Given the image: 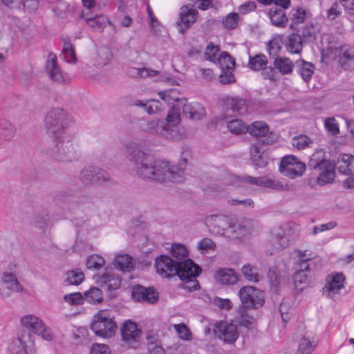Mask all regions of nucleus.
<instances>
[{"label": "nucleus", "mask_w": 354, "mask_h": 354, "mask_svg": "<svg viewBox=\"0 0 354 354\" xmlns=\"http://www.w3.org/2000/svg\"><path fill=\"white\" fill-rule=\"evenodd\" d=\"M47 153L56 161L62 162L77 160L80 156L77 146L65 136L53 138V145L48 148Z\"/></svg>", "instance_id": "1"}, {"label": "nucleus", "mask_w": 354, "mask_h": 354, "mask_svg": "<svg viewBox=\"0 0 354 354\" xmlns=\"http://www.w3.org/2000/svg\"><path fill=\"white\" fill-rule=\"evenodd\" d=\"M70 120L66 111L62 108H53L46 113L44 126L47 133L53 138H59L64 136Z\"/></svg>", "instance_id": "2"}, {"label": "nucleus", "mask_w": 354, "mask_h": 354, "mask_svg": "<svg viewBox=\"0 0 354 354\" xmlns=\"http://www.w3.org/2000/svg\"><path fill=\"white\" fill-rule=\"evenodd\" d=\"M130 156V160L134 163L135 171L138 176L148 179L152 174L155 160L148 153L142 150L141 147L135 143H131L127 147Z\"/></svg>", "instance_id": "3"}, {"label": "nucleus", "mask_w": 354, "mask_h": 354, "mask_svg": "<svg viewBox=\"0 0 354 354\" xmlns=\"http://www.w3.org/2000/svg\"><path fill=\"white\" fill-rule=\"evenodd\" d=\"M152 173L148 179L157 182L162 183L168 180L174 183H180L185 180L182 169L162 160H155Z\"/></svg>", "instance_id": "4"}, {"label": "nucleus", "mask_w": 354, "mask_h": 354, "mask_svg": "<svg viewBox=\"0 0 354 354\" xmlns=\"http://www.w3.org/2000/svg\"><path fill=\"white\" fill-rule=\"evenodd\" d=\"M299 234V227L292 223H283L272 230L270 243L272 245L270 254L283 250L289 245V241Z\"/></svg>", "instance_id": "5"}, {"label": "nucleus", "mask_w": 354, "mask_h": 354, "mask_svg": "<svg viewBox=\"0 0 354 354\" xmlns=\"http://www.w3.org/2000/svg\"><path fill=\"white\" fill-rule=\"evenodd\" d=\"M117 328L114 317L108 310H100L93 317L91 324L93 332L96 335L104 338H111L114 336Z\"/></svg>", "instance_id": "6"}, {"label": "nucleus", "mask_w": 354, "mask_h": 354, "mask_svg": "<svg viewBox=\"0 0 354 354\" xmlns=\"http://www.w3.org/2000/svg\"><path fill=\"white\" fill-rule=\"evenodd\" d=\"M239 296L243 306L245 308H258L264 304L263 292L254 286L242 287L239 291Z\"/></svg>", "instance_id": "7"}, {"label": "nucleus", "mask_w": 354, "mask_h": 354, "mask_svg": "<svg viewBox=\"0 0 354 354\" xmlns=\"http://www.w3.org/2000/svg\"><path fill=\"white\" fill-rule=\"evenodd\" d=\"M306 169V165L292 155L283 157L279 167V170L282 174L290 178L301 176Z\"/></svg>", "instance_id": "8"}, {"label": "nucleus", "mask_w": 354, "mask_h": 354, "mask_svg": "<svg viewBox=\"0 0 354 354\" xmlns=\"http://www.w3.org/2000/svg\"><path fill=\"white\" fill-rule=\"evenodd\" d=\"M21 323L24 328L38 335L44 340L50 341L53 338L51 330L44 325L40 318L35 315H28L23 317Z\"/></svg>", "instance_id": "9"}, {"label": "nucleus", "mask_w": 354, "mask_h": 354, "mask_svg": "<svg viewBox=\"0 0 354 354\" xmlns=\"http://www.w3.org/2000/svg\"><path fill=\"white\" fill-rule=\"evenodd\" d=\"M23 286L18 281L16 274L8 271L0 272V297L3 299L10 297L14 292H20Z\"/></svg>", "instance_id": "10"}, {"label": "nucleus", "mask_w": 354, "mask_h": 354, "mask_svg": "<svg viewBox=\"0 0 354 354\" xmlns=\"http://www.w3.org/2000/svg\"><path fill=\"white\" fill-rule=\"evenodd\" d=\"M330 53L344 70H353L354 68V50L347 45H340L330 48Z\"/></svg>", "instance_id": "11"}, {"label": "nucleus", "mask_w": 354, "mask_h": 354, "mask_svg": "<svg viewBox=\"0 0 354 354\" xmlns=\"http://www.w3.org/2000/svg\"><path fill=\"white\" fill-rule=\"evenodd\" d=\"M198 12L193 5H185L180 8L179 12L180 21L177 23L179 32L183 34L196 21Z\"/></svg>", "instance_id": "12"}, {"label": "nucleus", "mask_w": 354, "mask_h": 354, "mask_svg": "<svg viewBox=\"0 0 354 354\" xmlns=\"http://www.w3.org/2000/svg\"><path fill=\"white\" fill-rule=\"evenodd\" d=\"M178 261L168 256L161 255L156 259L155 267L157 272L163 277L169 278L178 273Z\"/></svg>", "instance_id": "13"}, {"label": "nucleus", "mask_w": 354, "mask_h": 354, "mask_svg": "<svg viewBox=\"0 0 354 354\" xmlns=\"http://www.w3.org/2000/svg\"><path fill=\"white\" fill-rule=\"evenodd\" d=\"M344 275L342 273H335L328 275L323 288V294L328 297L335 299L339 291L344 288Z\"/></svg>", "instance_id": "14"}, {"label": "nucleus", "mask_w": 354, "mask_h": 354, "mask_svg": "<svg viewBox=\"0 0 354 354\" xmlns=\"http://www.w3.org/2000/svg\"><path fill=\"white\" fill-rule=\"evenodd\" d=\"M214 333L218 338L227 344H233L239 337L236 326L227 322L216 323Z\"/></svg>", "instance_id": "15"}, {"label": "nucleus", "mask_w": 354, "mask_h": 354, "mask_svg": "<svg viewBox=\"0 0 354 354\" xmlns=\"http://www.w3.org/2000/svg\"><path fill=\"white\" fill-rule=\"evenodd\" d=\"M248 131L252 136L262 138V143L265 145H272L276 140L275 135L269 131V127L263 121L252 122L248 127Z\"/></svg>", "instance_id": "16"}, {"label": "nucleus", "mask_w": 354, "mask_h": 354, "mask_svg": "<svg viewBox=\"0 0 354 354\" xmlns=\"http://www.w3.org/2000/svg\"><path fill=\"white\" fill-rule=\"evenodd\" d=\"M140 126L143 131L157 133L167 138H172V130L163 121L142 119L140 122Z\"/></svg>", "instance_id": "17"}, {"label": "nucleus", "mask_w": 354, "mask_h": 354, "mask_svg": "<svg viewBox=\"0 0 354 354\" xmlns=\"http://www.w3.org/2000/svg\"><path fill=\"white\" fill-rule=\"evenodd\" d=\"M33 346V341L29 332L20 333L16 339L9 345V349L13 354H28Z\"/></svg>", "instance_id": "18"}, {"label": "nucleus", "mask_w": 354, "mask_h": 354, "mask_svg": "<svg viewBox=\"0 0 354 354\" xmlns=\"http://www.w3.org/2000/svg\"><path fill=\"white\" fill-rule=\"evenodd\" d=\"M230 218L224 215H210L206 217L205 223L212 233L223 235L229 230Z\"/></svg>", "instance_id": "19"}, {"label": "nucleus", "mask_w": 354, "mask_h": 354, "mask_svg": "<svg viewBox=\"0 0 354 354\" xmlns=\"http://www.w3.org/2000/svg\"><path fill=\"white\" fill-rule=\"evenodd\" d=\"M131 297L136 301L154 304L158 299V293L153 288L138 285L133 287Z\"/></svg>", "instance_id": "20"}, {"label": "nucleus", "mask_w": 354, "mask_h": 354, "mask_svg": "<svg viewBox=\"0 0 354 354\" xmlns=\"http://www.w3.org/2000/svg\"><path fill=\"white\" fill-rule=\"evenodd\" d=\"M120 333L123 341L132 347H134L133 344L138 342V339L142 333L136 323L130 319L123 323L120 328Z\"/></svg>", "instance_id": "21"}, {"label": "nucleus", "mask_w": 354, "mask_h": 354, "mask_svg": "<svg viewBox=\"0 0 354 354\" xmlns=\"http://www.w3.org/2000/svg\"><path fill=\"white\" fill-rule=\"evenodd\" d=\"M223 106L227 111L232 114H243L247 111L248 104L245 99L239 96H226L223 99Z\"/></svg>", "instance_id": "22"}, {"label": "nucleus", "mask_w": 354, "mask_h": 354, "mask_svg": "<svg viewBox=\"0 0 354 354\" xmlns=\"http://www.w3.org/2000/svg\"><path fill=\"white\" fill-rule=\"evenodd\" d=\"M253 221L248 219H236L230 217L229 223V230L231 234L235 238L241 236H245L248 234L253 226Z\"/></svg>", "instance_id": "23"}, {"label": "nucleus", "mask_w": 354, "mask_h": 354, "mask_svg": "<svg viewBox=\"0 0 354 354\" xmlns=\"http://www.w3.org/2000/svg\"><path fill=\"white\" fill-rule=\"evenodd\" d=\"M178 275L180 280L197 277L201 272V268L195 264L191 259L185 261H178Z\"/></svg>", "instance_id": "24"}, {"label": "nucleus", "mask_w": 354, "mask_h": 354, "mask_svg": "<svg viewBox=\"0 0 354 354\" xmlns=\"http://www.w3.org/2000/svg\"><path fill=\"white\" fill-rule=\"evenodd\" d=\"M57 55L54 53H49L46 64V69L52 80L57 83H64L65 80L62 70L57 65Z\"/></svg>", "instance_id": "25"}, {"label": "nucleus", "mask_w": 354, "mask_h": 354, "mask_svg": "<svg viewBox=\"0 0 354 354\" xmlns=\"http://www.w3.org/2000/svg\"><path fill=\"white\" fill-rule=\"evenodd\" d=\"M97 283L102 288H106L108 290H116L121 285V279L112 271H106L102 275L97 276Z\"/></svg>", "instance_id": "26"}, {"label": "nucleus", "mask_w": 354, "mask_h": 354, "mask_svg": "<svg viewBox=\"0 0 354 354\" xmlns=\"http://www.w3.org/2000/svg\"><path fill=\"white\" fill-rule=\"evenodd\" d=\"M321 173L317 178V183L321 185H325L328 183H331L335 178V165L328 160L326 162H323Z\"/></svg>", "instance_id": "27"}, {"label": "nucleus", "mask_w": 354, "mask_h": 354, "mask_svg": "<svg viewBox=\"0 0 354 354\" xmlns=\"http://www.w3.org/2000/svg\"><path fill=\"white\" fill-rule=\"evenodd\" d=\"M183 113L195 120H200L206 115L205 108L198 102L184 104L183 106Z\"/></svg>", "instance_id": "28"}, {"label": "nucleus", "mask_w": 354, "mask_h": 354, "mask_svg": "<svg viewBox=\"0 0 354 354\" xmlns=\"http://www.w3.org/2000/svg\"><path fill=\"white\" fill-rule=\"evenodd\" d=\"M216 281L223 285H233L238 281L237 275L234 270L230 268H220L215 274Z\"/></svg>", "instance_id": "29"}, {"label": "nucleus", "mask_w": 354, "mask_h": 354, "mask_svg": "<svg viewBox=\"0 0 354 354\" xmlns=\"http://www.w3.org/2000/svg\"><path fill=\"white\" fill-rule=\"evenodd\" d=\"M268 16L272 24L279 27H285L288 21L283 10L276 6L270 8Z\"/></svg>", "instance_id": "30"}, {"label": "nucleus", "mask_w": 354, "mask_h": 354, "mask_svg": "<svg viewBox=\"0 0 354 354\" xmlns=\"http://www.w3.org/2000/svg\"><path fill=\"white\" fill-rule=\"evenodd\" d=\"M296 67L302 79L305 82H308L311 79V77L314 73V65L304 59H299L296 62Z\"/></svg>", "instance_id": "31"}, {"label": "nucleus", "mask_w": 354, "mask_h": 354, "mask_svg": "<svg viewBox=\"0 0 354 354\" xmlns=\"http://www.w3.org/2000/svg\"><path fill=\"white\" fill-rule=\"evenodd\" d=\"M252 160L258 167H264L268 164V159L263 154L262 149L259 144H253L250 147Z\"/></svg>", "instance_id": "32"}, {"label": "nucleus", "mask_w": 354, "mask_h": 354, "mask_svg": "<svg viewBox=\"0 0 354 354\" xmlns=\"http://www.w3.org/2000/svg\"><path fill=\"white\" fill-rule=\"evenodd\" d=\"M112 58L111 50L107 47H100L96 51L94 64L98 67H102L109 63Z\"/></svg>", "instance_id": "33"}, {"label": "nucleus", "mask_w": 354, "mask_h": 354, "mask_svg": "<svg viewBox=\"0 0 354 354\" xmlns=\"http://www.w3.org/2000/svg\"><path fill=\"white\" fill-rule=\"evenodd\" d=\"M134 261L128 254L118 255L114 261L115 268L123 271L129 272L134 267Z\"/></svg>", "instance_id": "34"}, {"label": "nucleus", "mask_w": 354, "mask_h": 354, "mask_svg": "<svg viewBox=\"0 0 354 354\" xmlns=\"http://www.w3.org/2000/svg\"><path fill=\"white\" fill-rule=\"evenodd\" d=\"M303 48V41L300 35L290 34L286 44L287 50L291 53H299Z\"/></svg>", "instance_id": "35"}, {"label": "nucleus", "mask_w": 354, "mask_h": 354, "mask_svg": "<svg viewBox=\"0 0 354 354\" xmlns=\"http://www.w3.org/2000/svg\"><path fill=\"white\" fill-rule=\"evenodd\" d=\"M15 127L7 121H0V144L10 140L15 135Z\"/></svg>", "instance_id": "36"}, {"label": "nucleus", "mask_w": 354, "mask_h": 354, "mask_svg": "<svg viewBox=\"0 0 354 354\" xmlns=\"http://www.w3.org/2000/svg\"><path fill=\"white\" fill-rule=\"evenodd\" d=\"M87 24L94 30L102 31L103 28L109 22L107 17L103 15H95L86 18Z\"/></svg>", "instance_id": "37"}, {"label": "nucleus", "mask_w": 354, "mask_h": 354, "mask_svg": "<svg viewBox=\"0 0 354 354\" xmlns=\"http://www.w3.org/2000/svg\"><path fill=\"white\" fill-rule=\"evenodd\" d=\"M354 157L349 154L341 155L337 162V168L338 171L344 174H348L351 172V162Z\"/></svg>", "instance_id": "38"}, {"label": "nucleus", "mask_w": 354, "mask_h": 354, "mask_svg": "<svg viewBox=\"0 0 354 354\" xmlns=\"http://www.w3.org/2000/svg\"><path fill=\"white\" fill-rule=\"evenodd\" d=\"M273 65L277 70L283 75L290 73L294 68L292 62L286 57L275 58Z\"/></svg>", "instance_id": "39"}, {"label": "nucleus", "mask_w": 354, "mask_h": 354, "mask_svg": "<svg viewBox=\"0 0 354 354\" xmlns=\"http://www.w3.org/2000/svg\"><path fill=\"white\" fill-rule=\"evenodd\" d=\"M268 64L267 57L263 54L249 56L248 66L252 71H260Z\"/></svg>", "instance_id": "40"}, {"label": "nucleus", "mask_w": 354, "mask_h": 354, "mask_svg": "<svg viewBox=\"0 0 354 354\" xmlns=\"http://www.w3.org/2000/svg\"><path fill=\"white\" fill-rule=\"evenodd\" d=\"M216 62L219 64L222 70H234L235 59L226 51L219 54Z\"/></svg>", "instance_id": "41"}, {"label": "nucleus", "mask_w": 354, "mask_h": 354, "mask_svg": "<svg viewBox=\"0 0 354 354\" xmlns=\"http://www.w3.org/2000/svg\"><path fill=\"white\" fill-rule=\"evenodd\" d=\"M171 254L176 259L175 261H185L188 257V251L186 247L180 243H174L171 246Z\"/></svg>", "instance_id": "42"}, {"label": "nucleus", "mask_w": 354, "mask_h": 354, "mask_svg": "<svg viewBox=\"0 0 354 354\" xmlns=\"http://www.w3.org/2000/svg\"><path fill=\"white\" fill-rule=\"evenodd\" d=\"M243 276L249 281L258 283L259 281V274L257 268L251 264H245L241 268Z\"/></svg>", "instance_id": "43"}, {"label": "nucleus", "mask_w": 354, "mask_h": 354, "mask_svg": "<svg viewBox=\"0 0 354 354\" xmlns=\"http://www.w3.org/2000/svg\"><path fill=\"white\" fill-rule=\"evenodd\" d=\"M84 299L90 304H100L103 301L102 292L97 288H91L88 291L85 292Z\"/></svg>", "instance_id": "44"}, {"label": "nucleus", "mask_w": 354, "mask_h": 354, "mask_svg": "<svg viewBox=\"0 0 354 354\" xmlns=\"http://www.w3.org/2000/svg\"><path fill=\"white\" fill-rule=\"evenodd\" d=\"M95 167H84L80 172V179L85 185H95Z\"/></svg>", "instance_id": "45"}, {"label": "nucleus", "mask_w": 354, "mask_h": 354, "mask_svg": "<svg viewBox=\"0 0 354 354\" xmlns=\"http://www.w3.org/2000/svg\"><path fill=\"white\" fill-rule=\"evenodd\" d=\"M260 186L271 189L275 191H281L284 189L283 185L275 178H271L268 176H261Z\"/></svg>", "instance_id": "46"}, {"label": "nucleus", "mask_w": 354, "mask_h": 354, "mask_svg": "<svg viewBox=\"0 0 354 354\" xmlns=\"http://www.w3.org/2000/svg\"><path fill=\"white\" fill-rule=\"evenodd\" d=\"M136 104L142 106L149 114L156 113L164 108L162 102L157 100H150L145 103L140 102Z\"/></svg>", "instance_id": "47"}, {"label": "nucleus", "mask_w": 354, "mask_h": 354, "mask_svg": "<svg viewBox=\"0 0 354 354\" xmlns=\"http://www.w3.org/2000/svg\"><path fill=\"white\" fill-rule=\"evenodd\" d=\"M221 53L218 45L209 42L205 48L204 57L207 60L216 63Z\"/></svg>", "instance_id": "48"}, {"label": "nucleus", "mask_w": 354, "mask_h": 354, "mask_svg": "<svg viewBox=\"0 0 354 354\" xmlns=\"http://www.w3.org/2000/svg\"><path fill=\"white\" fill-rule=\"evenodd\" d=\"M227 129L232 133L236 135L242 134L248 131V127L239 119L230 120L227 123Z\"/></svg>", "instance_id": "49"}, {"label": "nucleus", "mask_w": 354, "mask_h": 354, "mask_svg": "<svg viewBox=\"0 0 354 354\" xmlns=\"http://www.w3.org/2000/svg\"><path fill=\"white\" fill-rule=\"evenodd\" d=\"M84 279V274L79 270H71L66 272V281L69 285L77 286Z\"/></svg>", "instance_id": "50"}, {"label": "nucleus", "mask_w": 354, "mask_h": 354, "mask_svg": "<svg viewBox=\"0 0 354 354\" xmlns=\"http://www.w3.org/2000/svg\"><path fill=\"white\" fill-rule=\"evenodd\" d=\"M313 140L306 135L295 136L292 140V145L298 150H302L310 146Z\"/></svg>", "instance_id": "51"}, {"label": "nucleus", "mask_w": 354, "mask_h": 354, "mask_svg": "<svg viewBox=\"0 0 354 354\" xmlns=\"http://www.w3.org/2000/svg\"><path fill=\"white\" fill-rule=\"evenodd\" d=\"M239 19V15L238 13L231 12L223 18L222 24L225 28L232 30L237 27Z\"/></svg>", "instance_id": "52"}, {"label": "nucleus", "mask_w": 354, "mask_h": 354, "mask_svg": "<svg viewBox=\"0 0 354 354\" xmlns=\"http://www.w3.org/2000/svg\"><path fill=\"white\" fill-rule=\"evenodd\" d=\"M129 73L133 77L147 78L156 76L159 73V71L147 68H136L131 69Z\"/></svg>", "instance_id": "53"}, {"label": "nucleus", "mask_w": 354, "mask_h": 354, "mask_svg": "<svg viewBox=\"0 0 354 354\" xmlns=\"http://www.w3.org/2000/svg\"><path fill=\"white\" fill-rule=\"evenodd\" d=\"M95 185H101L111 181V178L106 171L95 167Z\"/></svg>", "instance_id": "54"}, {"label": "nucleus", "mask_w": 354, "mask_h": 354, "mask_svg": "<svg viewBox=\"0 0 354 354\" xmlns=\"http://www.w3.org/2000/svg\"><path fill=\"white\" fill-rule=\"evenodd\" d=\"M63 58L68 63H75L76 55L73 46L70 43H65L62 50Z\"/></svg>", "instance_id": "55"}, {"label": "nucleus", "mask_w": 354, "mask_h": 354, "mask_svg": "<svg viewBox=\"0 0 354 354\" xmlns=\"http://www.w3.org/2000/svg\"><path fill=\"white\" fill-rule=\"evenodd\" d=\"M104 265V259L97 254L88 257L86 261V266L88 269H99Z\"/></svg>", "instance_id": "56"}, {"label": "nucleus", "mask_w": 354, "mask_h": 354, "mask_svg": "<svg viewBox=\"0 0 354 354\" xmlns=\"http://www.w3.org/2000/svg\"><path fill=\"white\" fill-rule=\"evenodd\" d=\"M216 243L209 238L201 239L197 244V249L202 253L216 250Z\"/></svg>", "instance_id": "57"}, {"label": "nucleus", "mask_w": 354, "mask_h": 354, "mask_svg": "<svg viewBox=\"0 0 354 354\" xmlns=\"http://www.w3.org/2000/svg\"><path fill=\"white\" fill-rule=\"evenodd\" d=\"M313 348L314 346L312 342L309 339L303 337L299 342V348L295 354H311Z\"/></svg>", "instance_id": "58"}, {"label": "nucleus", "mask_w": 354, "mask_h": 354, "mask_svg": "<svg viewBox=\"0 0 354 354\" xmlns=\"http://www.w3.org/2000/svg\"><path fill=\"white\" fill-rule=\"evenodd\" d=\"M167 122L172 126H176L180 122V108L173 106L169 111L167 116Z\"/></svg>", "instance_id": "59"}, {"label": "nucleus", "mask_w": 354, "mask_h": 354, "mask_svg": "<svg viewBox=\"0 0 354 354\" xmlns=\"http://www.w3.org/2000/svg\"><path fill=\"white\" fill-rule=\"evenodd\" d=\"M306 13L302 8L293 9L292 10L291 19L294 24L304 23L306 19Z\"/></svg>", "instance_id": "60"}, {"label": "nucleus", "mask_w": 354, "mask_h": 354, "mask_svg": "<svg viewBox=\"0 0 354 354\" xmlns=\"http://www.w3.org/2000/svg\"><path fill=\"white\" fill-rule=\"evenodd\" d=\"M234 70H222L221 73L219 75V82L222 84H232L235 82V78L233 75Z\"/></svg>", "instance_id": "61"}, {"label": "nucleus", "mask_w": 354, "mask_h": 354, "mask_svg": "<svg viewBox=\"0 0 354 354\" xmlns=\"http://www.w3.org/2000/svg\"><path fill=\"white\" fill-rule=\"evenodd\" d=\"M64 299L71 305H78L83 303L84 297L80 292H74L65 295Z\"/></svg>", "instance_id": "62"}, {"label": "nucleus", "mask_w": 354, "mask_h": 354, "mask_svg": "<svg viewBox=\"0 0 354 354\" xmlns=\"http://www.w3.org/2000/svg\"><path fill=\"white\" fill-rule=\"evenodd\" d=\"M174 328L179 335V337L184 340H189L192 333L189 329L183 324L174 326Z\"/></svg>", "instance_id": "63"}, {"label": "nucleus", "mask_w": 354, "mask_h": 354, "mask_svg": "<svg viewBox=\"0 0 354 354\" xmlns=\"http://www.w3.org/2000/svg\"><path fill=\"white\" fill-rule=\"evenodd\" d=\"M90 354H111V350L106 344L95 343L92 345Z\"/></svg>", "instance_id": "64"}]
</instances>
